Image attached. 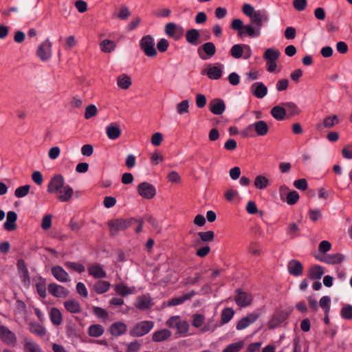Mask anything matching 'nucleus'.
<instances>
[{
	"label": "nucleus",
	"mask_w": 352,
	"mask_h": 352,
	"mask_svg": "<svg viewBox=\"0 0 352 352\" xmlns=\"http://www.w3.org/2000/svg\"><path fill=\"white\" fill-rule=\"evenodd\" d=\"M143 221L142 219L137 220L132 217L128 219L120 218L109 221L108 226L112 235H116L119 232L124 231L135 224H137L135 229V232L140 233L142 230Z\"/></svg>",
	"instance_id": "obj_1"
},
{
	"label": "nucleus",
	"mask_w": 352,
	"mask_h": 352,
	"mask_svg": "<svg viewBox=\"0 0 352 352\" xmlns=\"http://www.w3.org/2000/svg\"><path fill=\"white\" fill-rule=\"evenodd\" d=\"M270 130V127L264 120H258L249 124L243 131V135L245 137L265 136Z\"/></svg>",
	"instance_id": "obj_2"
},
{
	"label": "nucleus",
	"mask_w": 352,
	"mask_h": 352,
	"mask_svg": "<svg viewBox=\"0 0 352 352\" xmlns=\"http://www.w3.org/2000/svg\"><path fill=\"white\" fill-rule=\"evenodd\" d=\"M140 47L148 57H155L157 54L154 38L151 35L144 36L140 39Z\"/></svg>",
	"instance_id": "obj_3"
},
{
	"label": "nucleus",
	"mask_w": 352,
	"mask_h": 352,
	"mask_svg": "<svg viewBox=\"0 0 352 352\" xmlns=\"http://www.w3.org/2000/svg\"><path fill=\"white\" fill-rule=\"evenodd\" d=\"M153 327L154 322L152 321H141L135 324L129 333L133 337H141L150 332Z\"/></svg>",
	"instance_id": "obj_4"
},
{
	"label": "nucleus",
	"mask_w": 352,
	"mask_h": 352,
	"mask_svg": "<svg viewBox=\"0 0 352 352\" xmlns=\"http://www.w3.org/2000/svg\"><path fill=\"white\" fill-rule=\"evenodd\" d=\"M217 50L214 44L207 42L199 46L197 49L199 57L204 60H208L216 54Z\"/></svg>",
	"instance_id": "obj_5"
},
{
	"label": "nucleus",
	"mask_w": 352,
	"mask_h": 352,
	"mask_svg": "<svg viewBox=\"0 0 352 352\" xmlns=\"http://www.w3.org/2000/svg\"><path fill=\"white\" fill-rule=\"evenodd\" d=\"M138 194L144 199H153L156 195V189L153 185L148 182H142L137 187Z\"/></svg>",
	"instance_id": "obj_6"
},
{
	"label": "nucleus",
	"mask_w": 352,
	"mask_h": 352,
	"mask_svg": "<svg viewBox=\"0 0 352 352\" xmlns=\"http://www.w3.org/2000/svg\"><path fill=\"white\" fill-rule=\"evenodd\" d=\"M36 55L42 61L48 60L52 56V43L49 39L41 43L36 50Z\"/></svg>",
	"instance_id": "obj_7"
},
{
	"label": "nucleus",
	"mask_w": 352,
	"mask_h": 352,
	"mask_svg": "<svg viewBox=\"0 0 352 352\" xmlns=\"http://www.w3.org/2000/svg\"><path fill=\"white\" fill-rule=\"evenodd\" d=\"M164 31L167 36L173 38L175 41L179 40L184 34L183 28L172 22L165 25Z\"/></svg>",
	"instance_id": "obj_8"
},
{
	"label": "nucleus",
	"mask_w": 352,
	"mask_h": 352,
	"mask_svg": "<svg viewBox=\"0 0 352 352\" xmlns=\"http://www.w3.org/2000/svg\"><path fill=\"white\" fill-rule=\"evenodd\" d=\"M223 65L217 63L214 65H209L206 71L202 70L201 74H206L208 77L212 80L219 79L223 74Z\"/></svg>",
	"instance_id": "obj_9"
},
{
	"label": "nucleus",
	"mask_w": 352,
	"mask_h": 352,
	"mask_svg": "<svg viewBox=\"0 0 352 352\" xmlns=\"http://www.w3.org/2000/svg\"><path fill=\"white\" fill-rule=\"evenodd\" d=\"M65 186V179L61 175H56L50 181L47 186V192L58 193Z\"/></svg>",
	"instance_id": "obj_10"
},
{
	"label": "nucleus",
	"mask_w": 352,
	"mask_h": 352,
	"mask_svg": "<svg viewBox=\"0 0 352 352\" xmlns=\"http://www.w3.org/2000/svg\"><path fill=\"white\" fill-rule=\"evenodd\" d=\"M236 296L234 298L235 302L239 307H247L251 304L252 296L250 294L243 292L240 289L236 290Z\"/></svg>",
	"instance_id": "obj_11"
},
{
	"label": "nucleus",
	"mask_w": 352,
	"mask_h": 352,
	"mask_svg": "<svg viewBox=\"0 0 352 352\" xmlns=\"http://www.w3.org/2000/svg\"><path fill=\"white\" fill-rule=\"evenodd\" d=\"M47 289L49 293L56 298H66L69 295L66 288L54 283L49 284Z\"/></svg>",
	"instance_id": "obj_12"
},
{
	"label": "nucleus",
	"mask_w": 352,
	"mask_h": 352,
	"mask_svg": "<svg viewBox=\"0 0 352 352\" xmlns=\"http://www.w3.org/2000/svg\"><path fill=\"white\" fill-rule=\"evenodd\" d=\"M340 120L336 115L327 116L324 118L322 123L316 125V129L322 131L324 129H331L339 124Z\"/></svg>",
	"instance_id": "obj_13"
},
{
	"label": "nucleus",
	"mask_w": 352,
	"mask_h": 352,
	"mask_svg": "<svg viewBox=\"0 0 352 352\" xmlns=\"http://www.w3.org/2000/svg\"><path fill=\"white\" fill-rule=\"evenodd\" d=\"M209 109L214 115H221L226 110V104L222 99L214 98L209 103Z\"/></svg>",
	"instance_id": "obj_14"
},
{
	"label": "nucleus",
	"mask_w": 352,
	"mask_h": 352,
	"mask_svg": "<svg viewBox=\"0 0 352 352\" xmlns=\"http://www.w3.org/2000/svg\"><path fill=\"white\" fill-rule=\"evenodd\" d=\"M27 324L28 330L37 337L43 338L47 334L46 328L36 322L30 321Z\"/></svg>",
	"instance_id": "obj_15"
},
{
	"label": "nucleus",
	"mask_w": 352,
	"mask_h": 352,
	"mask_svg": "<svg viewBox=\"0 0 352 352\" xmlns=\"http://www.w3.org/2000/svg\"><path fill=\"white\" fill-rule=\"evenodd\" d=\"M51 272L54 277L60 283L70 281L68 273L61 266L56 265L52 267Z\"/></svg>",
	"instance_id": "obj_16"
},
{
	"label": "nucleus",
	"mask_w": 352,
	"mask_h": 352,
	"mask_svg": "<svg viewBox=\"0 0 352 352\" xmlns=\"http://www.w3.org/2000/svg\"><path fill=\"white\" fill-rule=\"evenodd\" d=\"M251 93L257 98H263L267 94V88L262 82H256L250 87Z\"/></svg>",
	"instance_id": "obj_17"
},
{
	"label": "nucleus",
	"mask_w": 352,
	"mask_h": 352,
	"mask_svg": "<svg viewBox=\"0 0 352 352\" xmlns=\"http://www.w3.org/2000/svg\"><path fill=\"white\" fill-rule=\"evenodd\" d=\"M251 19V25L259 28L263 26L264 22L268 21V16L265 14L264 11L256 10L254 14L250 16Z\"/></svg>",
	"instance_id": "obj_18"
},
{
	"label": "nucleus",
	"mask_w": 352,
	"mask_h": 352,
	"mask_svg": "<svg viewBox=\"0 0 352 352\" xmlns=\"http://www.w3.org/2000/svg\"><path fill=\"white\" fill-rule=\"evenodd\" d=\"M0 338L7 344L11 345L16 342L14 334L4 325H0Z\"/></svg>",
	"instance_id": "obj_19"
},
{
	"label": "nucleus",
	"mask_w": 352,
	"mask_h": 352,
	"mask_svg": "<svg viewBox=\"0 0 352 352\" xmlns=\"http://www.w3.org/2000/svg\"><path fill=\"white\" fill-rule=\"evenodd\" d=\"M32 281L35 285L39 296L42 298H45L47 296L46 280L41 276H36L32 278Z\"/></svg>",
	"instance_id": "obj_20"
},
{
	"label": "nucleus",
	"mask_w": 352,
	"mask_h": 352,
	"mask_svg": "<svg viewBox=\"0 0 352 352\" xmlns=\"http://www.w3.org/2000/svg\"><path fill=\"white\" fill-rule=\"evenodd\" d=\"M289 316V313L286 311H280L274 314L272 320L269 322V327L274 329L283 323Z\"/></svg>",
	"instance_id": "obj_21"
},
{
	"label": "nucleus",
	"mask_w": 352,
	"mask_h": 352,
	"mask_svg": "<svg viewBox=\"0 0 352 352\" xmlns=\"http://www.w3.org/2000/svg\"><path fill=\"white\" fill-rule=\"evenodd\" d=\"M258 318V314L255 313H252L248 314L247 316L243 318L241 320L239 321L236 324L237 330H243L248 327H249L251 324L254 322Z\"/></svg>",
	"instance_id": "obj_22"
},
{
	"label": "nucleus",
	"mask_w": 352,
	"mask_h": 352,
	"mask_svg": "<svg viewBox=\"0 0 352 352\" xmlns=\"http://www.w3.org/2000/svg\"><path fill=\"white\" fill-rule=\"evenodd\" d=\"M23 350L25 352H43L39 344L29 338H23Z\"/></svg>",
	"instance_id": "obj_23"
},
{
	"label": "nucleus",
	"mask_w": 352,
	"mask_h": 352,
	"mask_svg": "<svg viewBox=\"0 0 352 352\" xmlns=\"http://www.w3.org/2000/svg\"><path fill=\"white\" fill-rule=\"evenodd\" d=\"M17 219V214L14 211H9L7 213L6 217V221H5L3 224V227L5 230L8 231H12L14 230L16 226V221Z\"/></svg>",
	"instance_id": "obj_24"
},
{
	"label": "nucleus",
	"mask_w": 352,
	"mask_h": 352,
	"mask_svg": "<svg viewBox=\"0 0 352 352\" xmlns=\"http://www.w3.org/2000/svg\"><path fill=\"white\" fill-rule=\"evenodd\" d=\"M195 294V292H190L189 293L185 294L181 296H177L170 299L167 305L168 306H177L183 304L186 300L190 299Z\"/></svg>",
	"instance_id": "obj_25"
},
{
	"label": "nucleus",
	"mask_w": 352,
	"mask_h": 352,
	"mask_svg": "<svg viewBox=\"0 0 352 352\" xmlns=\"http://www.w3.org/2000/svg\"><path fill=\"white\" fill-rule=\"evenodd\" d=\"M199 38L200 33L197 29H190L186 32V40L192 45H197L200 43L199 41Z\"/></svg>",
	"instance_id": "obj_26"
},
{
	"label": "nucleus",
	"mask_w": 352,
	"mask_h": 352,
	"mask_svg": "<svg viewBox=\"0 0 352 352\" xmlns=\"http://www.w3.org/2000/svg\"><path fill=\"white\" fill-rule=\"evenodd\" d=\"M127 326L122 322H116L110 327V332L113 336H120L126 333Z\"/></svg>",
	"instance_id": "obj_27"
},
{
	"label": "nucleus",
	"mask_w": 352,
	"mask_h": 352,
	"mask_svg": "<svg viewBox=\"0 0 352 352\" xmlns=\"http://www.w3.org/2000/svg\"><path fill=\"white\" fill-rule=\"evenodd\" d=\"M287 269L292 275L298 276L302 274L303 267L298 261L292 260L287 265Z\"/></svg>",
	"instance_id": "obj_28"
},
{
	"label": "nucleus",
	"mask_w": 352,
	"mask_h": 352,
	"mask_svg": "<svg viewBox=\"0 0 352 352\" xmlns=\"http://www.w3.org/2000/svg\"><path fill=\"white\" fill-rule=\"evenodd\" d=\"M58 199L63 202L69 201L74 195V190L69 185H65L63 188L58 192Z\"/></svg>",
	"instance_id": "obj_29"
},
{
	"label": "nucleus",
	"mask_w": 352,
	"mask_h": 352,
	"mask_svg": "<svg viewBox=\"0 0 352 352\" xmlns=\"http://www.w3.org/2000/svg\"><path fill=\"white\" fill-rule=\"evenodd\" d=\"M89 274L94 277L95 278H105L107 274L105 271L99 264H94L88 268Z\"/></svg>",
	"instance_id": "obj_30"
},
{
	"label": "nucleus",
	"mask_w": 352,
	"mask_h": 352,
	"mask_svg": "<svg viewBox=\"0 0 352 352\" xmlns=\"http://www.w3.org/2000/svg\"><path fill=\"white\" fill-rule=\"evenodd\" d=\"M270 113L272 116L278 121L283 120L286 117L285 108L283 104L282 106L276 105L272 107L270 110Z\"/></svg>",
	"instance_id": "obj_31"
},
{
	"label": "nucleus",
	"mask_w": 352,
	"mask_h": 352,
	"mask_svg": "<svg viewBox=\"0 0 352 352\" xmlns=\"http://www.w3.org/2000/svg\"><path fill=\"white\" fill-rule=\"evenodd\" d=\"M64 307L67 311L72 314H79L81 312L82 309L78 301L69 299L64 302Z\"/></svg>",
	"instance_id": "obj_32"
},
{
	"label": "nucleus",
	"mask_w": 352,
	"mask_h": 352,
	"mask_svg": "<svg viewBox=\"0 0 352 352\" xmlns=\"http://www.w3.org/2000/svg\"><path fill=\"white\" fill-rule=\"evenodd\" d=\"M171 336V332L166 329L155 331L153 333L152 340L154 342H160L168 340Z\"/></svg>",
	"instance_id": "obj_33"
},
{
	"label": "nucleus",
	"mask_w": 352,
	"mask_h": 352,
	"mask_svg": "<svg viewBox=\"0 0 352 352\" xmlns=\"http://www.w3.org/2000/svg\"><path fill=\"white\" fill-rule=\"evenodd\" d=\"M324 273V268L320 265H316L309 269L308 276L312 280H319Z\"/></svg>",
	"instance_id": "obj_34"
},
{
	"label": "nucleus",
	"mask_w": 352,
	"mask_h": 352,
	"mask_svg": "<svg viewBox=\"0 0 352 352\" xmlns=\"http://www.w3.org/2000/svg\"><path fill=\"white\" fill-rule=\"evenodd\" d=\"M152 304L149 297L141 296L137 298L135 306L140 310H146L151 308Z\"/></svg>",
	"instance_id": "obj_35"
},
{
	"label": "nucleus",
	"mask_w": 352,
	"mask_h": 352,
	"mask_svg": "<svg viewBox=\"0 0 352 352\" xmlns=\"http://www.w3.org/2000/svg\"><path fill=\"white\" fill-rule=\"evenodd\" d=\"M50 318L54 325L58 326L63 322L62 314L56 307H52L50 312Z\"/></svg>",
	"instance_id": "obj_36"
},
{
	"label": "nucleus",
	"mask_w": 352,
	"mask_h": 352,
	"mask_svg": "<svg viewBox=\"0 0 352 352\" xmlns=\"http://www.w3.org/2000/svg\"><path fill=\"white\" fill-rule=\"evenodd\" d=\"M106 133L110 140H116L120 136L121 130L118 126L109 124L106 127Z\"/></svg>",
	"instance_id": "obj_37"
},
{
	"label": "nucleus",
	"mask_w": 352,
	"mask_h": 352,
	"mask_svg": "<svg viewBox=\"0 0 352 352\" xmlns=\"http://www.w3.org/2000/svg\"><path fill=\"white\" fill-rule=\"evenodd\" d=\"M131 78L126 74H121L117 78L118 86L122 89H127L131 85Z\"/></svg>",
	"instance_id": "obj_38"
},
{
	"label": "nucleus",
	"mask_w": 352,
	"mask_h": 352,
	"mask_svg": "<svg viewBox=\"0 0 352 352\" xmlns=\"http://www.w3.org/2000/svg\"><path fill=\"white\" fill-rule=\"evenodd\" d=\"M280 55V52L278 50L273 48H268L265 50L263 54V58L267 61H276Z\"/></svg>",
	"instance_id": "obj_39"
},
{
	"label": "nucleus",
	"mask_w": 352,
	"mask_h": 352,
	"mask_svg": "<svg viewBox=\"0 0 352 352\" xmlns=\"http://www.w3.org/2000/svg\"><path fill=\"white\" fill-rule=\"evenodd\" d=\"M243 30L245 34L253 38L258 37L261 34V30L251 24L244 25Z\"/></svg>",
	"instance_id": "obj_40"
},
{
	"label": "nucleus",
	"mask_w": 352,
	"mask_h": 352,
	"mask_svg": "<svg viewBox=\"0 0 352 352\" xmlns=\"http://www.w3.org/2000/svg\"><path fill=\"white\" fill-rule=\"evenodd\" d=\"M243 52L244 44H235L230 49L231 56L236 59L241 58L243 56Z\"/></svg>",
	"instance_id": "obj_41"
},
{
	"label": "nucleus",
	"mask_w": 352,
	"mask_h": 352,
	"mask_svg": "<svg viewBox=\"0 0 352 352\" xmlns=\"http://www.w3.org/2000/svg\"><path fill=\"white\" fill-rule=\"evenodd\" d=\"M89 335L92 337L98 338L104 333V328L100 324H92L89 327Z\"/></svg>",
	"instance_id": "obj_42"
},
{
	"label": "nucleus",
	"mask_w": 352,
	"mask_h": 352,
	"mask_svg": "<svg viewBox=\"0 0 352 352\" xmlns=\"http://www.w3.org/2000/svg\"><path fill=\"white\" fill-rule=\"evenodd\" d=\"M110 287V283L105 280H98L94 285V290L98 294L107 292Z\"/></svg>",
	"instance_id": "obj_43"
},
{
	"label": "nucleus",
	"mask_w": 352,
	"mask_h": 352,
	"mask_svg": "<svg viewBox=\"0 0 352 352\" xmlns=\"http://www.w3.org/2000/svg\"><path fill=\"white\" fill-rule=\"evenodd\" d=\"M116 48V44L113 41L104 39L100 43V49L103 52L110 53Z\"/></svg>",
	"instance_id": "obj_44"
},
{
	"label": "nucleus",
	"mask_w": 352,
	"mask_h": 352,
	"mask_svg": "<svg viewBox=\"0 0 352 352\" xmlns=\"http://www.w3.org/2000/svg\"><path fill=\"white\" fill-rule=\"evenodd\" d=\"M269 179L263 175H258L254 180V186L258 189H264L269 185Z\"/></svg>",
	"instance_id": "obj_45"
},
{
	"label": "nucleus",
	"mask_w": 352,
	"mask_h": 352,
	"mask_svg": "<svg viewBox=\"0 0 352 352\" xmlns=\"http://www.w3.org/2000/svg\"><path fill=\"white\" fill-rule=\"evenodd\" d=\"M244 346L243 341H239L228 345L222 352H239Z\"/></svg>",
	"instance_id": "obj_46"
},
{
	"label": "nucleus",
	"mask_w": 352,
	"mask_h": 352,
	"mask_svg": "<svg viewBox=\"0 0 352 352\" xmlns=\"http://www.w3.org/2000/svg\"><path fill=\"white\" fill-rule=\"evenodd\" d=\"M243 27H244V25H243V21L239 19H234L231 23V28L234 30H237L238 35L241 37L245 35V32L243 30Z\"/></svg>",
	"instance_id": "obj_47"
},
{
	"label": "nucleus",
	"mask_w": 352,
	"mask_h": 352,
	"mask_svg": "<svg viewBox=\"0 0 352 352\" xmlns=\"http://www.w3.org/2000/svg\"><path fill=\"white\" fill-rule=\"evenodd\" d=\"M234 314L232 308L227 307L222 311L221 319L223 324L228 323L233 317Z\"/></svg>",
	"instance_id": "obj_48"
},
{
	"label": "nucleus",
	"mask_w": 352,
	"mask_h": 352,
	"mask_svg": "<svg viewBox=\"0 0 352 352\" xmlns=\"http://www.w3.org/2000/svg\"><path fill=\"white\" fill-rule=\"evenodd\" d=\"M283 105L285 108L286 113H289V116H292L298 113V109L295 103L292 102H283Z\"/></svg>",
	"instance_id": "obj_49"
},
{
	"label": "nucleus",
	"mask_w": 352,
	"mask_h": 352,
	"mask_svg": "<svg viewBox=\"0 0 352 352\" xmlns=\"http://www.w3.org/2000/svg\"><path fill=\"white\" fill-rule=\"evenodd\" d=\"M316 258L322 261H324L326 263H341L342 261H343L344 259V256L340 254H333L329 256L328 260H325V261L320 258L318 256H316Z\"/></svg>",
	"instance_id": "obj_50"
},
{
	"label": "nucleus",
	"mask_w": 352,
	"mask_h": 352,
	"mask_svg": "<svg viewBox=\"0 0 352 352\" xmlns=\"http://www.w3.org/2000/svg\"><path fill=\"white\" fill-rule=\"evenodd\" d=\"M341 317L345 320L352 319V305H346L340 311Z\"/></svg>",
	"instance_id": "obj_51"
},
{
	"label": "nucleus",
	"mask_w": 352,
	"mask_h": 352,
	"mask_svg": "<svg viewBox=\"0 0 352 352\" xmlns=\"http://www.w3.org/2000/svg\"><path fill=\"white\" fill-rule=\"evenodd\" d=\"M115 290L118 294L122 296H126L132 293L131 289L122 283L117 284L115 286Z\"/></svg>",
	"instance_id": "obj_52"
},
{
	"label": "nucleus",
	"mask_w": 352,
	"mask_h": 352,
	"mask_svg": "<svg viewBox=\"0 0 352 352\" xmlns=\"http://www.w3.org/2000/svg\"><path fill=\"white\" fill-rule=\"evenodd\" d=\"M177 112L180 114H184L188 112L189 109V102L188 100H182L181 102L178 103L176 107Z\"/></svg>",
	"instance_id": "obj_53"
},
{
	"label": "nucleus",
	"mask_w": 352,
	"mask_h": 352,
	"mask_svg": "<svg viewBox=\"0 0 352 352\" xmlns=\"http://www.w3.org/2000/svg\"><path fill=\"white\" fill-rule=\"evenodd\" d=\"M330 304H331V298L327 296H322L319 302V305L322 308L325 312V314L328 313L330 309Z\"/></svg>",
	"instance_id": "obj_54"
},
{
	"label": "nucleus",
	"mask_w": 352,
	"mask_h": 352,
	"mask_svg": "<svg viewBox=\"0 0 352 352\" xmlns=\"http://www.w3.org/2000/svg\"><path fill=\"white\" fill-rule=\"evenodd\" d=\"M204 320L205 317L204 315L196 314L192 316V324L195 327L199 328L201 327L204 322Z\"/></svg>",
	"instance_id": "obj_55"
},
{
	"label": "nucleus",
	"mask_w": 352,
	"mask_h": 352,
	"mask_svg": "<svg viewBox=\"0 0 352 352\" xmlns=\"http://www.w3.org/2000/svg\"><path fill=\"white\" fill-rule=\"evenodd\" d=\"M197 235L203 242H209L214 238V232H199L197 233Z\"/></svg>",
	"instance_id": "obj_56"
},
{
	"label": "nucleus",
	"mask_w": 352,
	"mask_h": 352,
	"mask_svg": "<svg viewBox=\"0 0 352 352\" xmlns=\"http://www.w3.org/2000/svg\"><path fill=\"white\" fill-rule=\"evenodd\" d=\"M98 109L94 104H90L87 107L85 113V118L90 119L97 114Z\"/></svg>",
	"instance_id": "obj_57"
},
{
	"label": "nucleus",
	"mask_w": 352,
	"mask_h": 352,
	"mask_svg": "<svg viewBox=\"0 0 352 352\" xmlns=\"http://www.w3.org/2000/svg\"><path fill=\"white\" fill-rule=\"evenodd\" d=\"M299 197L298 193L295 190H292L289 192L286 201L289 205H294L298 201Z\"/></svg>",
	"instance_id": "obj_58"
},
{
	"label": "nucleus",
	"mask_w": 352,
	"mask_h": 352,
	"mask_svg": "<svg viewBox=\"0 0 352 352\" xmlns=\"http://www.w3.org/2000/svg\"><path fill=\"white\" fill-rule=\"evenodd\" d=\"M94 314L99 318L106 319L108 318V312L103 308L99 307H94Z\"/></svg>",
	"instance_id": "obj_59"
},
{
	"label": "nucleus",
	"mask_w": 352,
	"mask_h": 352,
	"mask_svg": "<svg viewBox=\"0 0 352 352\" xmlns=\"http://www.w3.org/2000/svg\"><path fill=\"white\" fill-rule=\"evenodd\" d=\"M65 265L67 267L71 268L73 270H74L78 273H81V272H84L85 270L84 265H82L80 263H78L67 262V263H66Z\"/></svg>",
	"instance_id": "obj_60"
},
{
	"label": "nucleus",
	"mask_w": 352,
	"mask_h": 352,
	"mask_svg": "<svg viewBox=\"0 0 352 352\" xmlns=\"http://www.w3.org/2000/svg\"><path fill=\"white\" fill-rule=\"evenodd\" d=\"M176 329L179 333H186L189 329V324L186 320H180Z\"/></svg>",
	"instance_id": "obj_61"
},
{
	"label": "nucleus",
	"mask_w": 352,
	"mask_h": 352,
	"mask_svg": "<svg viewBox=\"0 0 352 352\" xmlns=\"http://www.w3.org/2000/svg\"><path fill=\"white\" fill-rule=\"evenodd\" d=\"M294 186L298 190H305L307 188L308 184L305 179H299L294 181Z\"/></svg>",
	"instance_id": "obj_62"
},
{
	"label": "nucleus",
	"mask_w": 352,
	"mask_h": 352,
	"mask_svg": "<svg viewBox=\"0 0 352 352\" xmlns=\"http://www.w3.org/2000/svg\"><path fill=\"white\" fill-rule=\"evenodd\" d=\"M293 6L296 10L302 11L306 8L307 1V0H294Z\"/></svg>",
	"instance_id": "obj_63"
},
{
	"label": "nucleus",
	"mask_w": 352,
	"mask_h": 352,
	"mask_svg": "<svg viewBox=\"0 0 352 352\" xmlns=\"http://www.w3.org/2000/svg\"><path fill=\"white\" fill-rule=\"evenodd\" d=\"M342 155L345 159H352V146L350 144L345 146L342 150Z\"/></svg>",
	"instance_id": "obj_64"
}]
</instances>
